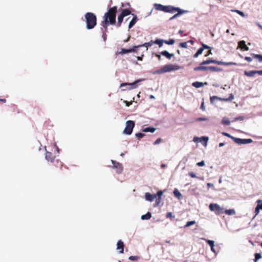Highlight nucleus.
<instances>
[{
  "label": "nucleus",
  "mask_w": 262,
  "mask_h": 262,
  "mask_svg": "<svg viewBox=\"0 0 262 262\" xmlns=\"http://www.w3.org/2000/svg\"><path fill=\"white\" fill-rule=\"evenodd\" d=\"M117 12V7L114 6L109 9L107 12L104 14V20L102 21L101 25L104 28H105V30L107 29L109 25H115Z\"/></svg>",
  "instance_id": "obj_1"
},
{
  "label": "nucleus",
  "mask_w": 262,
  "mask_h": 262,
  "mask_svg": "<svg viewBox=\"0 0 262 262\" xmlns=\"http://www.w3.org/2000/svg\"><path fill=\"white\" fill-rule=\"evenodd\" d=\"M84 17L86 24V28L89 30L93 29L97 25V17L96 15L92 12H87L85 13Z\"/></svg>",
  "instance_id": "obj_2"
},
{
  "label": "nucleus",
  "mask_w": 262,
  "mask_h": 262,
  "mask_svg": "<svg viewBox=\"0 0 262 262\" xmlns=\"http://www.w3.org/2000/svg\"><path fill=\"white\" fill-rule=\"evenodd\" d=\"M154 8L155 9L163 11L164 12H172L173 10H176L174 7L172 6H163L160 4H155L154 5Z\"/></svg>",
  "instance_id": "obj_3"
},
{
  "label": "nucleus",
  "mask_w": 262,
  "mask_h": 262,
  "mask_svg": "<svg viewBox=\"0 0 262 262\" xmlns=\"http://www.w3.org/2000/svg\"><path fill=\"white\" fill-rule=\"evenodd\" d=\"M210 63H216L219 65H225V66H228V65H236L235 63L234 62H223L220 61H217L215 60L209 59L206 60H204L201 62V64H208Z\"/></svg>",
  "instance_id": "obj_4"
},
{
  "label": "nucleus",
  "mask_w": 262,
  "mask_h": 262,
  "mask_svg": "<svg viewBox=\"0 0 262 262\" xmlns=\"http://www.w3.org/2000/svg\"><path fill=\"white\" fill-rule=\"evenodd\" d=\"M135 125V122L132 120H128L126 122V126L123 130V133L126 135H130L132 133L133 129Z\"/></svg>",
  "instance_id": "obj_5"
},
{
  "label": "nucleus",
  "mask_w": 262,
  "mask_h": 262,
  "mask_svg": "<svg viewBox=\"0 0 262 262\" xmlns=\"http://www.w3.org/2000/svg\"><path fill=\"white\" fill-rule=\"evenodd\" d=\"M209 208L212 211H214L216 214L224 213V209L217 204L211 203L209 205Z\"/></svg>",
  "instance_id": "obj_6"
},
{
  "label": "nucleus",
  "mask_w": 262,
  "mask_h": 262,
  "mask_svg": "<svg viewBox=\"0 0 262 262\" xmlns=\"http://www.w3.org/2000/svg\"><path fill=\"white\" fill-rule=\"evenodd\" d=\"M180 69V67L177 64H169L164 66L161 69V73L169 72L172 71L178 70Z\"/></svg>",
  "instance_id": "obj_7"
},
{
  "label": "nucleus",
  "mask_w": 262,
  "mask_h": 262,
  "mask_svg": "<svg viewBox=\"0 0 262 262\" xmlns=\"http://www.w3.org/2000/svg\"><path fill=\"white\" fill-rule=\"evenodd\" d=\"M52 163L55 167L53 168L54 171L58 172L59 170H62L63 164L61 161L58 159H55Z\"/></svg>",
  "instance_id": "obj_8"
},
{
  "label": "nucleus",
  "mask_w": 262,
  "mask_h": 262,
  "mask_svg": "<svg viewBox=\"0 0 262 262\" xmlns=\"http://www.w3.org/2000/svg\"><path fill=\"white\" fill-rule=\"evenodd\" d=\"M141 81V79H139V80H136L135 81H134L132 83H128V82L122 83L120 84V88H123L125 86L128 85V86H129V87L128 88H127V89H128V90L133 89L137 87V85H136L137 83Z\"/></svg>",
  "instance_id": "obj_9"
},
{
  "label": "nucleus",
  "mask_w": 262,
  "mask_h": 262,
  "mask_svg": "<svg viewBox=\"0 0 262 262\" xmlns=\"http://www.w3.org/2000/svg\"><path fill=\"white\" fill-rule=\"evenodd\" d=\"M112 163L113 165V167L116 169L117 173H121L123 170L122 165L121 163L114 160H112Z\"/></svg>",
  "instance_id": "obj_10"
},
{
  "label": "nucleus",
  "mask_w": 262,
  "mask_h": 262,
  "mask_svg": "<svg viewBox=\"0 0 262 262\" xmlns=\"http://www.w3.org/2000/svg\"><path fill=\"white\" fill-rule=\"evenodd\" d=\"M174 8L176 9V10H173V12H170V13H173L176 12H178V13L176 14H174L173 16H172V17H171L170 18H169V20H172V19L177 18L178 16H179V15H180L181 14L184 13L185 12V11H183L182 10H181V9H180L179 8H178V7H174Z\"/></svg>",
  "instance_id": "obj_11"
},
{
  "label": "nucleus",
  "mask_w": 262,
  "mask_h": 262,
  "mask_svg": "<svg viewBox=\"0 0 262 262\" xmlns=\"http://www.w3.org/2000/svg\"><path fill=\"white\" fill-rule=\"evenodd\" d=\"M124 245L123 242L121 240L118 241L117 244V249L119 250V253L122 254L124 253Z\"/></svg>",
  "instance_id": "obj_12"
},
{
  "label": "nucleus",
  "mask_w": 262,
  "mask_h": 262,
  "mask_svg": "<svg viewBox=\"0 0 262 262\" xmlns=\"http://www.w3.org/2000/svg\"><path fill=\"white\" fill-rule=\"evenodd\" d=\"M139 47H140V46H134L132 49H130L122 48L121 51L119 52V54H124L128 53L133 52L135 51L136 49Z\"/></svg>",
  "instance_id": "obj_13"
},
{
  "label": "nucleus",
  "mask_w": 262,
  "mask_h": 262,
  "mask_svg": "<svg viewBox=\"0 0 262 262\" xmlns=\"http://www.w3.org/2000/svg\"><path fill=\"white\" fill-rule=\"evenodd\" d=\"M233 99V96L232 95H231L230 97L228 98H221L218 97L217 96H213L210 97V101L211 102H212L214 99H216V100H223V101H229V100H232Z\"/></svg>",
  "instance_id": "obj_14"
},
{
  "label": "nucleus",
  "mask_w": 262,
  "mask_h": 262,
  "mask_svg": "<svg viewBox=\"0 0 262 262\" xmlns=\"http://www.w3.org/2000/svg\"><path fill=\"white\" fill-rule=\"evenodd\" d=\"M46 159L47 160L52 163L55 160V157L53 155L52 153L49 151L46 152Z\"/></svg>",
  "instance_id": "obj_15"
},
{
  "label": "nucleus",
  "mask_w": 262,
  "mask_h": 262,
  "mask_svg": "<svg viewBox=\"0 0 262 262\" xmlns=\"http://www.w3.org/2000/svg\"><path fill=\"white\" fill-rule=\"evenodd\" d=\"M257 205L255 208V213L257 215L258 214L259 210H262V200H258L257 201Z\"/></svg>",
  "instance_id": "obj_16"
},
{
  "label": "nucleus",
  "mask_w": 262,
  "mask_h": 262,
  "mask_svg": "<svg viewBox=\"0 0 262 262\" xmlns=\"http://www.w3.org/2000/svg\"><path fill=\"white\" fill-rule=\"evenodd\" d=\"M145 199L146 200L149 201H152L155 198L157 197V195L155 194H151L149 193H146L145 195Z\"/></svg>",
  "instance_id": "obj_17"
},
{
  "label": "nucleus",
  "mask_w": 262,
  "mask_h": 262,
  "mask_svg": "<svg viewBox=\"0 0 262 262\" xmlns=\"http://www.w3.org/2000/svg\"><path fill=\"white\" fill-rule=\"evenodd\" d=\"M203 65L204 64H201V63L200 64V66L196 67L194 68V70L195 71L209 70L208 67L203 66Z\"/></svg>",
  "instance_id": "obj_18"
},
{
  "label": "nucleus",
  "mask_w": 262,
  "mask_h": 262,
  "mask_svg": "<svg viewBox=\"0 0 262 262\" xmlns=\"http://www.w3.org/2000/svg\"><path fill=\"white\" fill-rule=\"evenodd\" d=\"M232 140L238 144H246V139H240L237 138H232Z\"/></svg>",
  "instance_id": "obj_19"
},
{
  "label": "nucleus",
  "mask_w": 262,
  "mask_h": 262,
  "mask_svg": "<svg viewBox=\"0 0 262 262\" xmlns=\"http://www.w3.org/2000/svg\"><path fill=\"white\" fill-rule=\"evenodd\" d=\"M138 20V18L136 15H135L134 17L132 18L131 21L129 22V25H128V28L130 29L132 28L137 23Z\"/></svg>",
  "instance_id": "obj_20"
},
{
  "label": "nucleus",
  "mask_w": 262,
  "mask_h": 262,
  "mask_svg": "<svg viewBox=\"0 0 262 262\" xmlns=\"http://www.w3.org/2000/svg\"><path fill=\"white\" fill-rule=\"evenodd\" d=\"M161 54L163 56H164L167 59H171V57H172L174 56V55L173 54H170L167 51H163L161 52Z\"/></svg>",
  "instance_id": "obj_21"
},
{
  "label": "nucleus",
  "mask_w": 262,
  "mask_h": 262,
  "mask_svg": "<svg viewBox=\"0 0 262 262\" xmlns=\"http://www.w3.org/2000/svg\"><path fill=\"white\" fill-rule=\"evenodd\" d=\"M131 14V11L128 9H125L121 10V14L123 16L125 17Z\"/></svg>",
  "instance_id": "obj_22"
},
{
  "label": "nucleus",
  "mask_w": 262,
  "mask_h": 262,
  "mask_svg": "<svg viewBox=\"0 0 262 262\" xmlns=\"http://www.w3.org/2000/svg\"><path fill=\"white\" fill-rule=\"evenodd\" d=\"M209 70L212 72H220L222 70V69L220 68L217 67H214V66H210L208 67Z\"/></svg>",
  "instance_id": "obj_23"
},
{
  "label": "nucleus",
  "mask_w": 262,
  "mask_h": 262,
  "mask_svg": "<svg viewBox=\"0 0 262 262\" xmlns=\"http://www.w3.org/2000/svg\"><path fill=\"white\" fill-rule=\"evenodd\" d=\"M192 86L196 88H199L204 85V84L203 82L196 81L194 82L192 84Z\"/></svg>",
  "instance_id": "obj_24"
},
{
  "label": "nucleus",
  "mask_w": 262,
  "mask_h": 262,
  "mask_svg": "<svg viewBox=\"0 0 262 262\" xmlns=\"http://www.w3.org/2000/svg\"><path fill=\"white\" fill-rule=\"evenodd\" d=\"M156 130V128L153 127H148L143 129V131L144 132L154 133Z\"/></svg>",
  "instance_id": "obj_25"
},
{
  "label": "nucleus",
  "mask_w": 262,
  "mask_h": 262,
  "mask_svg": "<svg viewBox=\"0 0 262 262\" xmlns=\"http://www.w3.org/2000/svg\"><path fill=\"white\" fill-rule=\"evenodd\" d=\"M124 17L121 14H120V15L118 16V23H117V26L118 27H120L123 21V18Z\"/></svg>",
  "instance_id": "obj_26"
},
{
  "label": "nucleus",
  "mask_w": 262,
  "mask_h": 262,
  "mask_svg": "<svg viewBox=\"0 0 262 262\" xmlns=\"http://www.w3.org/2000/svg\"><path fill=\"white\" fill-rule=\"evenodd\" d=\"M173 194L174 196L178 198L179 199H180L182 197L181 193L179 192V191L177 189H175L173 191Z\"/></svg>",
  "instance_id": "obj_27"
},
{
  "label": "nucleus",
  "mask_w": 262,
  "mask_h": 262,
  "mask_svg": "<svg viewBox=\"0 0 262 262\" xmlns=\"http://www.w3.org/2000/svg\"><path fill=\"white\" fill-rule=\"evenodd\" d=\"M151 217V214L150 212H147L146 214H144V215H143L141 216V219L143 220H149L150 219Z\"/></svg>",
  "instance_id": "obj_28"
},
{
  "label": "nucleus",
  "mask_w": 262,
  "mask_h": 262,
  "mask_svg": "<svg viewBox=\"0 0 262 262\" xmlns=\"http://www.w3.org/2000/svg\"><path fill=\"white\" fill-rule=\"evenodd\" d=\"M222 123H223L224 125H230V121H229V120L228 119V118H226V117H224V118L222 119Z\"/></svg>",
  "instance_id": "obj_29"
},
{
  "label": "nucleus",
  "mask_w": 262,
  "mask_h": 262,
  "mask_svg": "<svg viewBox=\"0 0 262 262\" xmlns=\"http://www.w3.org/2000/svg\"><path fill=\"white\" fill-rule=\"evenodd\" d=\"M224 213L228 215H233L235 214V211L234 209L225 210Z\"/></svg>",
  "instance_id": "obj_30"
},
{
  "label": "nucleus",
  "mask_w": 262,
  "mask_h": 262,
  "mask_svg": "<svg viewBox=\"0 0 262 262\" xmlns=\"http://www.w3.org/2000/svg\"><path fill=\"white\" fill-rule=\"evenodd\" d=\"M164 41L162 39H157L154 41V43L158 45L159 47H161L163 46Z\"/></svg>",
  "instance_id": "obj_31"
},
{
  "label": "nucleus",
  "mask_w": 262,
  "mask_h": 262,
  "mask_svg": "<svg viewBox=\"0 0 262 262\" xmlns=\"http://www.w3.org/2000/svg\"><path fill=\"white\" fill-rule=\"evenodd\" d=\"M163 194V192L161 190L158 191L156 195H157V196H158L159 197L158 200L156 201V203L158 205L160 201L161 200V196Z\"/></svg>",
  "instance_id": "obj_32"
},
{
  "label": "nucleus",
  "mask_w": 262,
  "mask_h": 262,
  "mask_svg": "<svg viewBox=\"0 0 262 262\" xmlns=\"http://www.w3.org/2000/svg\"><path fill=\"white\" fill-rule=\"evenodd\" d=\"M238 46L242 49L246 50V42L244 40H242L239 42Z\"/></svg>",
  "instance_id": "obj_33"
},
{
  "label": "nucleus",
  "mask_w": 262,
  "mask_h": 262,
  "mask_svg": "<svg viewBox=\"0 0 262 262\" xmlns=\"http://www.w3.org/2000/svg\"><path fill=\"white\" fill-rule=\"evenodd\" d=\"M101 30H102L103 34H102V37L103 38V40L104 41L106 39V32L107 31V30H105V28H104L103 27L101 28Z\"/></svg>",
  "instance_id": "obj_34"
},
{
  "label": "nucleus",
  "mask_w": 262,
  "mask_h": 262,
  "mask_svg": "<svg viewBox=\"0 0 262 262\" xmlns=\"http://www.w3.org/2000/svg\"><path fill=\"white\" fill-rule=\"evenodd\" d=\"M154 43V41L151 40L150 41H149V42H146V43H145L144 44H143V45L139 46H140V47H150V46H151Z\"/></svg>",
  "instance_id": "obj_35"
},
{
  "label": "nucleus",
  "mask_w": 262,
  "mask_h": 262,
  "mask_svg": "<svg viewBox=\"0 0 262 262\" xmlns=\"http://www.w3.org/2000/svg\"><path fill=\"white\" fill-rule=\"evenodd\" d=\"M254 57L260 62H262V55L260 54L254 55Z\"/></svg>",
  "instance_id": "obj_36"
},
{
  "label": "nucleus",
  "mask_w": 262,
  "mask_h": 262,
  "mask_svg": "<svg viewBox=\"0 0 262 262\" xmlns=\"http://www.w3.org/2000/svg\"><path fill=\"white\" fill-rule=\"evenodd\" d=\"M164 42L167 45H171L174 43V40L173 39H170L168 40H164Z\"/></svg>",
  "instance_id": "obj_37"
},
{
  "label": "nucleus",
  "mask_w": 262,
  "mask_h": 262,
  "mask_svg": "<svg viewBox=\"0 0 262 262\" xmlns=\"http://www.w3.org/2000/svg\"><path fill=\"white\" fill-rule=\"evenodd\" d=\"M195 221H189V222H188L185 225V227L186 228V227H188L191 225H194L195 224Z\"/></svg>",
  "instance_id": "obj_38"
},
{
  "label": "nucleus",
  "mask_w": 262,
  "mask_h": 262,
  "mask_svg": "<svg viewBox=\"0 0 262 262\" xmlns=\"http://www.w3.org/2000/svg\"><path fill=\"white\" fill-rule=\"evenodd\" d=\"M135 135H136V137L138 139H140L145 136V134L143 133H137V134H136Z\"/></svg>",
  "instance_id": "obj_39"
},
{
  "label": "nucleus",
  "mask_w": 262,
  "mask_h": 262,
  "mask_svg": "<svg viewBox=\"0 0 262 262\" xmlns=\"http://www.w3.org/2000/svg\"><path fill=\"white\" fill-rule=\"evenodd\" d=\"M207 244L210 246L211 248L214 246V242L211 240H207Z\"/></svg>",
  "instance_id": "obj_40"
},
{
  "label": "nucleus",
  "mask_w": 262,
  "mask_h": 262,
  "mask_svg": "<svg viewBox=\"0 0 262 262\" xmlns=\"http://www.w3.org/2000/svg\"><path fill=\"white\" fill-rule=\"evenodd\" d=\"M261 258V255L260 253H255V259L254 261L256 262L257 260Z\"/></svg>",
  "instance_id": "obj_41"
},
{
  "label": "nucleus",
  "mask_w": 262,
  "mask_h": 262,
  "mask_svg": "<svg viewBox=\"0 0 262 262\" xmlns=\"http://www.w3.org/2000/svg\"><path fill=\"white\" fill-rule=\"evenodd\" d=\"M256 73V71H249V72H247V76H253Z\"/></svg>",
  "instance_id": "obj_42"
},
{
  "label": "nucleus",
  "mask_w": 262,
  "mask_h": 262,
  "mask_svg": "<svg viewBox=\"0 0 262 262\" xmlns=\"http://www.w3.org/2000/svg\"><path fill=\"white\" fill-rule=\"evenodd\" d=\"M180 47L183 48H187V42H181L179 45Z\"/></svg>",
  "instance_id": "obj_43"
},
{
  "label": "nucleus",
  "mask_w": 262,
  "mask_h": 262,
  "mask_svg": "<svg viewBox=\"0 0 262 262\" xmlns=\"http://www.w3.org/2000/svg\"><path fill=\"white\" fill-rule=\"evenodd\" d=\"M139 259V257L137 256H130L129 259L131 260H137Z\"/></svg>",
  "instance_id": "obj_44"
},
{
  "label": "nucleus",
  "mask_w": 262,
  "mask_h": 262,
  "mask_svg": "<svg viewBox=\"0 0 262 262\" xmlns=\"http://www.w3.org/2000/svg\"><path fill=\"white\" fill-rule=\"evenodd\" d=\"M162 141V139L161 138H158L157 139L155 142L154 143V145H156L158 144H159L160 142H161Z\"/></svg>",
  "instance_id": "obj_45"
},
{
  "label": "nucleus",
  "mask_w": 262,
  "mask_h": 262,
  "mask_svg": "<svg viewBox=\"0 0 262 262\" xmlns=\"http://www.w3.org/2000/svg\"><path fill=\"white\" fill-rule=\"evenodd\" d=\"M208 120V119L207 118H204V117H200V118H198L196 119V121H207Z\"/></svg>",
  "instance_id": "obj_46"
},
{
  "label": "nucleus",
  "mask_w": 262,
  "mask_h": 262,
  "mask_svg": "<svg viewBox=\"0 0 262 262\" xmlns=\"http://www.w3.org/2000/svg\"><path fill=\"white\" fill-rule=\"evenodd\" d=\"M202 49H203V50L204 49H210V47L205 44L202 43Z\"/></svg>",
  "instance_id": "obj_47"
},
{
  "label": "nucleus",
  "mask_w": 262,
  "mask_h": 262,
  "mask_svg": "<svg viewBox=\"0 0 262 262\" xmlns=\"http://www.w3.org/2000/svg\"><path fill=\"white\" fill-rule=\"evenodd\" d=\"M201 140L204 141L205 142V146L207 145V142L208 140V138L207 137H203L201 138Z\"/></svg>",
  "instance_id": "obj_48"
},
{
  "label": "nucleus",
  "mask_w": 262,
  "mask_h": 262,
  "mask_svg": "<svg viewBox=\"0 0 262 262\" xmlns=\"http://www.w3.org/2000/svg\"><path fill=\"white\" fill-rule=\"evenodd\" d=\"M222 135L225 136H226V137H228L229 138H230L232 139V138H234L233 137H232V136H231L229 134L227 133H225V132H223L222 133Z\"/></svg>",
  "instance_id": "obj_49"
},
{
  "label": "nucleus",
  "mask_w": 262,
  "mask_h": 262,
  "mask_svg": "<svg viewBox=\"0 0 262 262\" xmlns=\"http://www.w3.org/2000/svg\"><path fill=\"white\" fill-rule=\"evenodd\" d=\"M196 165L198 166H203L205 165V162L204 161H202L201 162H198L196 163Z\"/></svg>",
  "instance_id": "obj_50"
},
{
  "label": "nucleus",
  "mask_w": 262,
  "mask_h": 262,
  "mask_svg": "<svg viewBox=\"0 0 262 262\" xmlns=\"http://www.w3.org/2000/svg\"><path fill=\"white\" fill-rule=\"evenodd\" d=\"M188 174L191 178H196V174L193 172H189Z\"/></svg>",
  "instance_id": "obj_51"
},
{
  "label": "nucleus",
  "mask_w": 262,
  "mask_h": 262,
  "mask_svg": "<svg viewBox=\"0 0 262 262\" xmlns=\"http://www.w3.org/2000/svg\"><path fill=\"white\" fill-rule=\"evenodd\" d=\"M166 216L167 218L174 217L171 212L167 213Z\"/></svg>",
  "instance_id": "obj_52"
},
{
  "label": "nucleus",
  "mask_w": 262,
  "mask_h": 262,
  "mask_svg": "<svg viewBox=\"0 0 262 262\" xmlns=\"http://www.w3.org/2000/svg\"><path fill=\"white\" fill-rule=\"evenodd\" d=\"M235 12H237L238 14H239L240 15H241L243 17L245 16V14L243 12H242L239 10H235Z\"/></svg>",
  "instance_id": "obj_53"
},
{
  "label": "nucleus",
  "mask_w": 262,
  "mask_h": 262,
  "mask_svg": "<svg viewBox=\"0 0 262 262\" xmlns=\"http://www.w3.org/2000/svg\"><path fill=\"white\" fill-rule=\"evenodd\" d=\"M203 49H202V48H200V49H199V50L197 51L196 53L200 55L201 54H202L203 53Z\"/></svg>",
  "instance_id": "obj_54"
},
{
  "label": "nucleus",
  "mask_w": 262,
  "mask_h": 262,
  "mask_svg": "<svg viewBox=\"0 0 262 262\" xmlns=\"http://www.w3.org/2000/svg\"><path fill=\"white\" fill-rule=\"evenodd\" d=\"M124 102L125 103L126 106H129L132 104V101L128 102L127 101L125 100L124 101Z\"/></svg>",
  "instance_id": "obj_55"
},
{
  "label": "nucleus",
  "mask_w": 262,
  "mask_h": 262,
  "mask_svg": "<svg viewBox=\"0 0 262 262\" xmlns=\"http://www.w3.org/2000/svg\"><path fill=\"white\" fill-rule=\"evenodd\" d=\"M201 109H202L203 111H205V106H204V103L203 102L201 105Z\"/></svg>",
  "instance_id": "obj_56"
},
{
  "label": "nucleus",
  "mask_w": 262,
  "mask_h": 262,
  "mask_svg": "<svg viewBox=\"0 0 262 262\" xmlns=\"http://www.w3.org/2000/svg\"><path fill=\"white\" fill-rule=\"evenodd\" d=\"M252 142V139H247V144L250 143Z\"/></svg>",
  "instance_id": "obj_57"
},
{
  "label": "nucleus",
  "mask_w": 262,
  "mask_h": 262,
  "mask_svg": "<svg viewBox=\"0 0 262 262\" xmlns=\"http://www.w3.org/2000/svg\"><path fill=\"white\" fill-rule=\"evenodd\" d=\"M156 56L157 57H158V58L159 60H161V55H160L157 54L156 55Z\"/></svg>",
  "instance_id": "obj_58"
},
{
  "label": "nucleus",
  "mask_w": 262,
  "mask_h": 262,
  "mask_svg": "<svg viewBox=\"0 0 262 262\" xmlns=\"http://www.w3.org/2000/svg\"><path fill=\"white\" fill-rule=\"evenodd\" d=\"M256 73H258L259 75H262V70L256 71Z\"/></svg>",
  "instance_id": "obj_59"
},
{
  "label": "nucleus",
  "mask_w": 262,
  "mask_h": 262,
  "mask_svg": "<svg viewBox=\"0 0 262 262\" xmlns=\"http://www.w3.org/2000/svg\"><path fill=\"white\" fill-rule=\"evenodd\" d=\"M199 56V55L196 52V53H195L194 54L193 57L194 58H197Z\"/></svg>",
  "instance_id": "obj_60"
},
{
  "label": "nucleus",
  "mask_w": 262,
  "mask_h": 262,
  "mask_svg": "<svg viewBox=\"0 0 262 262\" xmlns=\"http://www.w3.org/2000/svg\"><path fill=\"white\" fill-rule=\"evenodd\" d=\"M0 101L5 103L6 102V100L5 99H0Z\"/></svg>",
  "instance_id": "obj_61"
},
{
  "label": "nucleus",
  "mask_w": 262,
  "mask_h": 262,
  "mask_svg": "<svg viewBox=\"0 0 262 262\" xmlns=\"http://www.w3.org/2000/svg\"><path fill=\"white\" fill-rule=\"evenodd\" d=\"M252 60V59L249 57H247V61L250 62Z\"/></svg>",
  "instance_id": "obj_62"
},
{
  "label": "nucleus",
  "mask_w": 262,
  "mask_h": 262,
  "mask_svg": "<svg viewBox=\"0 0 262 262\" xmlns=\"http://www.w3.org/2000/svg\"><path fill=\"white\" fill-rule=\"evenodd\" d=\"M211 54H212V53H211V50H209V51L208 52L207 54L206 55V56H208L209 55Z\"/></svg>",
  "instance_id": "obj_63"
},
{
  "label": "nucleus",
  "mask_w": 262,
  "mask_h": 262,
  "mask_svg": "<svg viewBox=\"0 0 262 262\" xmlns=\"http://www.w3.org/2000/svg\"><path fill=\"white\" fill-rule=\"evenodd\" d=\"M161 168H164L166 167V164H162L161 165Z\"/></svg>",
  "instance_id": "obj_64"
}]
</instances>
